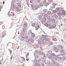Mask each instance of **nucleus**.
Listing matches in <instances>:
<instances>
[{
  "instance_id": "obj_40",
  "label": "nucleus",
  "mask_w": 66,
  "mask_h": 66,
  "mask_svg": "<svg viewBox=\"0 0 66 66\" xmlns=\"http://www.w3.org/2000/svg\"><path fill=\"white\" fill-rule=\"evenodd\" d=\"M53 44V43L52 42H50L49 44L50 45H52Z\"/></svg>"
},
{
  "instance_id": "obj_32",
  "label": "nucleus",
  "mask_w": 66,
  "mask_h": 66,
  "mask_svg": "<svg viewBox=\"0 0 66 66\" xmlns=\"http://www.w3.org/2000/svg\"><path fill=\"white\" fill-rule=\"evenodd\" d=\"M43 39H44V38L43 37H41L40 39V40L41 41H43Z\"/></svg>"
},
{
  "instance_id": "obj_58",
  "label": "nucleus",
  "mask_w": 66,
  "mask_h": 66,
  "mask_svg": "<svg viewBox=\"0 0 66 66\" xmlns=\"http://www.w3.org/2000/svg\"><path fill=\"white\" fill-rule=\"evenodd\" d=\"M50 10L51 11H52V8H51V9H50Z\"/></svg>"
},
{
  "instance_id": "obj_57",
  "label": "nucleus",
  "mask_w": 66,
  "mask_h": 66,
  "mask_svg": "<svg viewBox=\"0 0 66 66\" xmlns=\"http://www.w3.org/2000/svg\"><path fill=\"white\" fill-rule=\"evenodd\" d=\"M12 58H13V56H12L11 57V58H10L11 60H12Z\"/></svg>"
},
{
  "instance_id": "obj_18",
  "label": "nucleus",
  "mask_w": 66,
  "mask_h": 66,
  "mask_svg": "<svg viewBox=\"0 0 66 66\" xmlns=\"http://www.w3.org/2000/svg\"><path fill=\"white\" fill-rule=\"evenodd\" d=\"M53 12L54 13H57V11L56 10H54L53 11Z\"/></svg>"
},
{
  "instance_id": "obj_28",
  "label": "nucleus",
  "mask_w": 66,
  "mask_h": 66,
  "mask_svg": "<svg viewBox=\"0 0 66 66\" xmlns=\"http://www.w3.org/2000/svg\"><path fill=\"white\" fill-rule=\"evenodd\" d=\"M32 36L33 37H35V34L34 33H32Z\"/></svg>"
},
{
  "instance_id": "obj_56",
  "label": "nucleus",
  "mask_w": 66,
  "mask_h": 66,
  "mask_svg": "<svg viewBox=\"0 0 66 66\" xmlns=\"http://www.w3.org/2000/svg\"><path fill=\"white\" fill-rule=\"evenodd\" d=\"M35 52H36L37 53H38V50H37L36 51H35Z\"/></svg>"
},
{
  "instance_id": "obj_15",
  "label": "nucleus",
  "mask_w": 66,
  "mask_h": 66,
  "mask_svg": "<svg viewBox=\"0 0 66 66\" xmlns=\"http://www.w3.org/2000/svg\"><path fill=\"white\" fill-rule=\"evenodd\" d=\"M61 41L62 42V43H63L64 44H66V42L64 40H62V39H61Z\"/></svg>"
},
{
  "instance_id": "obj_52",
  "label": "nucleus",
  "mask_w": 66,
  "mask_h": 66,
  "mask_svg": "<svg viewBox=\"0 0 66 66\" xmlns=\"http://www.w3.org/2000/svg\"><path fill=\"white\" fill-rule=\"evenodd\" d=\"M16 10H19V8H18V7H16Z\"/></svg>"
},
{
  "instance_id": "obj_59",
  "label": "nucleus",
  "mask_w": 66,
  "mask_h": 66,
  "mask_svg": "<svg viewBox=\"0 0 66 66\" xmlns=\"http://www.w3.org/2000/svg\"><path fill=\"white\" fill-rule=\"evenodd\" d=\"M39 54H42V52H41V51L39 52Z\"/></svg>"
},
{
  "instance_id": "obj_39",
  "label": "nucleus",
  "mask_w": 66,
  "mask_h": 66,
  "mask_svg": "<svg viewBox=\"0 0 66 66\" xmlns=\"http://www.w3.org/2000/svg\"><path fill=\"white\" fill-rule=\"evenodd\" d=\"M41 66V65L39 64V65H38V64H35V66Z\"/></svg>"
},
{
  "instance_id": "obj_6",
  "label": "nucleus",
  "mask_w": 66,
  "mask_h": 66,
  "mask_svg": "<svg viewBox=\"0 0 66 66\" xmlns=\"http://www.w3.org/2000/svg\"><path fill=\"white\" fill-rule=\"evenodd\" d=\"M63 47L62 46H60L58 47V49L59 50H61V49H63Z\"/></svg>"
},
{
  "instance_id": "obj_23",
  "label": "nucleus",
  "mask_w": 66,
  "mask_h": 66,
  "mask_svg": "<svg viewBox=\"0 0 66 66\" xmlns=\"http://www.w3.org/2000/svg\"><path fill=\"white\" fill-rule=\"evenodd\" d=\"M10 10H11L12 11H13L14 10V9L13 8V7H11Z\"/></svg>"
},
{
  "instance_id": "obj_47",
  "label": "nucleus",
  "mask_w": 66,
  "mask_h": 66,
  "mask_svg": "<svg viewBox=\"0 0 66 66\" xmlns=\"http://www.w3.org/2000/svg\"><path fill=\"white\" fill-rule=\"evenodd\" d=\"M62 57H60L59 58V60H62Z\"/></svg>"
},
{
  "instance_id": "obj_54",
  "label": "nucleus",
  "mask_w": 66,
  "mask_h": 66,
  "mask_svg": "<svg viewBox=\"0 0 66 66\" xmlns=\"http://www.w3.org/2000/svg\"><path fill=\"white\" fill-rule=\"evenodd\" d=\"M64 52V50H62L60 52Z\"/></svg>"
},
{
  "instance_id": "obj_60",
  "label": "nucleus",
  "mask_w": 66,
  "mask_h": 66,
  "mask_svg": "<svg viewBox=\"0 0 66 66\" xmlns=\"http://www.w3.org/2000/svg\"><path fill=\"white\" fill-rule=\"evenodd\" d=\"M30 2L31 3H32V2H33L31 0H30Z\"/></svg>"
},
{
  "instance_id": "obj_42",
  "label": "nucleus",
  "mask_w": 66,
  "mask_h": 66,
  "mask_svg": "<svg viewBox=\"0 0 66 66\" xmlns=\"http://www.w3.org/2000/svg\"><path fill=\"white\" fill-rule=\"evenodd\" d=\"M50 16H48L47 17V19H50Z\"/></svg>"
},
{
  "instance_id": "obj_31",
  "label": "nucleus",
  "mask_w": 66,
  "mask_h": 66,
  "mask_svg": "<svg viewBox=\"0 0 66 66\" xmlns=\"http://www.w3.org/2000/svg\"><path fill=\"white\" fill-rule=\"evenodd\" d=\"M17 4H18V6H20V7H21V5H20V3H18Z\"/></svg>"
},
{
  "instance_id": "obj_29",
  "label": "nucleus",
  "mask_w": 66,
  "mask_h": 66,
  "mask_svg": "<svg viewBox=\"0 0 66 66\" xmlns=\"http://www.w3.org/2000/svg\"><path fill=\"white\" fill-rule=\"evenodd\" d=\"M50 4L49 3L47 2L45 4V5L47 6V5H48Z\"/></svg>"
},
{
  "instance_id": "obj_20",
  "label": "nucleus",
  "mask_w": 66,
  "mask_h": 66,
  "mask_svg": "<svg viewBox=\"0 0 66 66\" xmlns=\"http://www.w3.org/2000/svg\"><path fill=\"white\" fill-rule=\"evenodd\" d=\"M58 19L59 20H61L62 19V17H61V16H59L58 18Z\"/></svg>"
},
{
  "instance_id": "obj_38",
  "label": "nucleus",
  "mask_w": 66,
  "mask_h": 66,
  "mask_svg": "<svg viewBox=\"0 0 66 66\" xmlns=\"http://www.w3.org/2000/svg\"><path fill=\"white\" fill-rule=\"evenodd\" d=\"M65 56H63V58L62 59L63 60H65Z\"/></svg>"
},
{
  "instance_id": "obj_7",
  "label": "nucleus",
  "mask_w": 66,
  "mask_h": 66,
  "mask_svg": "<svg viewBox=\"0 0 66 66\" xmlns=\"http://www.w3.org/2000/svg\"><path fill=\"white\" fill-rule=\"evenodd\" d=\"M61 54H59L58 55H56L55 57V59H57V58L58 57V56H61Z\"/></svg>"
},
{
  "instance_id": "obj_48",
  "label": "nucleus",
  "mask_w": 66,
  "mask_h": 66,
  "mask_svg": "<svg viewBox=\"0 0 66 66\" xmlns=\"http://www.w3.org/2000/svg\"><path fill=\"white\" fill-rule=\"evenodd\" d=\"M38 1V3H39L40 2V0H36Z\"/></svg>"
},
{
  "instance_id": "obj_33",
  "label": "nucleus",
  "mask_w": 66,
  "mask_h": 66,
  "mask_svg": "<svg viewBox=\"0 0 66 66\" xmlns=\"http://www.w3.org/2000/svg\"><path fill=\"white\" fill-rule=\"evenodd\" d=\"M52 21V19H50V20H48V22H51Z\"/></svg>"
},
{
  "instance_id": "obj_19",
  "label": "nucleus",
  "mask_w": 66,
  "mask_h": 66,
  "mask_svg": "<svg viewBox=\"0 0 66 66\" xmlns=\"http://www.w3.org/2000/svg\"><path fill=\"white\" fill-rule=\"evenodd\" d=\"M53 28L54 29V28H55V27H56V25L55 24H53Z\"/></svg>"
},
{
  "instance_id": "obj_17",
  "label": "nucleus",
  "mask_w": 66,
  "mask_h": 66,
  "mask_svg": "<svg viewBox=\"0 0 66 66\" xmlns=\"http://www.w3.org/2000/svg\"><path fill=\"white\" fill-rule=\"evenodd\" d=\"M48 16V14H47L46 13L45 14H44V16H43L44 17H47Z\"/></svg>"
},
{
  "instance_id": "obj_41",
  "label": "nucleus",
  "mask_w": 66,
  "mask_h": 66,
  "mask_svg": "<svg viewBox=\"0 0 66 66\" xmlns=\"http://www.w3.org/2000/svg\"><path fill=\"white\" fill-rule=\"evenodd\" d=\"M51 55H52V56H55V54H54L53 53Z\"/></svg>"
},
{
  "instance_id": "obj_3",
  "label": "nucleus",
  "mask_w": 66,
  "mask_h": 66,
  "mask_svg": "<svg viewBox=\"0 0 66 66\" xmlns=\"http://www.w3.org/2000/svg\"><path fill=\"white\" fill-rule=\"evenodd\" d=\"M59 16H63V14L62 13V12H61V11H60L59 12L57 13Z\"/></svg>"
},
{
  "instance_id": "obj_53",
  "label": "nucleus",
  "mask_w": 66,
  "mask_h": 66,
  "mask_svg": "<svg viewBox=\"0 0 66 66\" xmlns=\"http://www.w3.org/2000/svg\"><path fill=\"white\" fill-rule=\"evenodd\" d=\"M29 54V53H28L27 54V57H28V55Z\"/></svg>"
},
{
  "instance_id": "obj_46",
  "label": "nucleus",
  "mask_w": 66,
  "mask_h": 66,
  "mask_svg": "<svg viewBox=\"0 0 66 66\" xmlns=\"http://www.w3.org/2000/svg\"><path fill=\"white\" fill-rule=\"evenodd\" d=\"M14 5V4L13 3H12L11 4V6H13Z\"/></svg>"
},
{
  "instance_id": "obj_34",
  "label": "nucleus",
  "mask_w": 66,
  "mask_h": 66,
  "mask_svg": "<svg viewBox=\"0 0 66 66\" xmlns=\"http://www.w3.org/2000/svg\"><path fill=\"white\" fill-rule=\"evenodd\" d=\"M2 6H0V11H1V9H2Z\"/></svg>"
},
{
  "instance_id": "obj_21",
  "label": "nucleus",
  "mask_w": 66,
  "mask_h": 66,
  "mask_svg": "<svg viewBox=\"0 0 66 66\" xmlns=\"http://www.w3.org/2000/svg\"><path fill=\"white\" fill-rule=\"evenodd\" d=\"M43 12L45 13H46L47 12V10L46 9H44L43 10Z\"/></svg>"
},
{
  "instance_id": "obj_49",
  "label": "nucleus",
  "mask_w": 66,
  "mask_h": 66,
  "mask_svg": "<svg viewBox=\"0 0 66 66\" xmlns=\"http://www.w3.org/2000/svg\"><path fill=\"white\" fill-rule=\"evenodd\" d=\"M28 37V36H26L25 37V39H27Z\"/></svg>"
},
{
  "instance_id": "obj_2",
  "label": "nucleus",
  "mask_w": 66,
  "mask_h": 66,
  "mask_svg": "<svg viewBox=\"0 0 66 66\" xmlns=\"http://www.w3.org/2000/svg\"><path fill=\"white\" fill-rule=\"evenodd\" d=\"M56 10L57 11V13L60 11H62V8H61L57 7L56 9Z\"/></svg>"
},
{
  "instance_id": "obj_25",
  "label": "nucleus",
  "mask_w": 66,
  "mask_h": 66,
  "mask_svg": "<svg viewBox=\"0 0 66 66\" xmlns=\"http://www.w3.org/2000/svg\"><path fill=\"white\" fill-rule=\"evenodd\" d=\"M45 39H46V40H47V41H49V40H50V39L48 38H45Z\"/></svg>"
},
{
  "instance_id": "obj_55",
  "label": "nucleus",
  "mask_w": 66,
  "mask_h": 66,
  "mask_svg": "<svg viewBox=\"0 0 66 66\" xmlns=\"http://www.w3.org/2000/svg\"><path fill=\"white\" fill-rule=\"evenodd\" d=\"M59 50H56L55 51V52H59Z\"/></svg>"
},
{
  "instance_id": "obj_62",
  "label": "nucleus",
  "mask_w": 66,
  "mask_h": 66,
  "mask_svg": "<svg viewBox=\"0 0 66 66\" xmlns=\"http://www.w3.org/2000/svg\"><path fill=\"white\" fill-rule=\"evenodd\" d=\"M30 32H31V33H32V32H31V30H30Z\"/></svg>"
},
{
  "instance_id": "obj_4",
  "label": "nucleus",
  "mask_w": 66,
  "mask_h": 66,
  "mask_svg": "<svg viewBox=\"0 0 66 66\" xmlns=\"http://www.w3.org/2000/svg\"><path fill=\"white\" fill-rule=\"evenodd\" d=\"M62 13L63 15V16H62V17H65L64 14L65 13V11L64 10H62Z\"/></svg>"
},
{
  "instance_id": "obj_37",
  "label": "nucleus",
  "mask_w": 66,
  "mask_h": 66,
  "mask_svg": "<svg viewBox=\"0 0 66 66\" xmlns=\"http://www.w3.org/2000/svg\"><path fill=\"white\" fill-rule=\"evenodd\" d=\"M40 5L41 6H43V4L42 3H41L40 4Z\"/></svg>"
},
{
  "instance_id": "obj_63",
  "label": "nucleus",
  "mask_w": 66,
  "mask_h": 66,
  "mask_svg": "<svg viewBox=\"0 0 66 66\" xmlns=\"http://www.w3.org/2000/svg\"><path fill=\"white\" fill-rule=\"evenodd\" d=\"M1 62H0V65H1Z\"/></svg>"
},
{
  "instance_id": "obj_10",
  "label": "nucleus",
  "mask_w": 66,
  "mask_h": 66,
  "mask_svg": "<svg viewBox=\"0 0 66 66\" xmlns=\"http://www.w3.org/2000/svg\"><path fill=\"white\" fill-rule=\"evenodd\" d=\"M27 23H24V28H26V27H27Z\"/></svg>"
},
{
  "instance_id": "obj_14",
  "label": "nucleus",
  "mask_w": 66,
  "mask_h": 66,
  "mask_svg": "<svg viewBox=\"0 0 66 66\" xmlns=\"http://www.w3.org/2000/svg\"><path fill=\"white\" fill-rule=\"evenodd\" d=\"M20 34L21 35H22V36H24V33L22 32L21 31L20 32Z\"/></svg>"
},
{
  "instance_id": "obj_22",
  "label": "nucleus",
  "mask_w": 66,
  "mask_h": 66,
  "mask_svg": "<svg viewBox=\"0 0 66 66\" xmlns=\"http://www.w3.org/2000/svg\"><path fill=\"white\" fill-rule=\"evenodd\" d=\"M43 20L44 22H45V21H46V19L45 18H43Z\"/></svg>"
},
{
  "instance_id": "obj_9",
  "label": "nucleus",
  "mask_w": 66,
  "mask_h": 66,
  "mask_svg": "<svg viewBox=\"0 0 66 66\" xmlns=\"http://www.w3.org/2000/svg\"><path fill=\"white\" fill-rule=\"evenodd\" d=\"M53 5L52 6L53 8V9H54L55 7V5H56V4L55 3H53Z\"/></svg>"
},
{
  "instance_id": "obj_5",
  "label": "nucleus",
  "mask_w": 66,
  "mask_h": 66,
  "mask_svg": "<svg viewBox=\"0 0 66 66\" xmlns=\"http://www.w3.org/2000/svg\"><path fill=\"white\" fill-rule=\"evenodd\" d=\"M45 14V13L43 12H40V15L42 16H44V15Z\"/></svg>"
},
{
  "instance_id": "obj_8",
  "label": "nucleus",
  "mask_w": 66,
  "mask_h": 66,
  "mask_svg": "<svg viewBox=\"0 0 66 66\" xmlns=\"http://www.w3.org/2000/svg\"><path fill=\"white\" fill-rule=\"evenodd\" d=\"M47 57L48 59H52V56H49V54H47Z\"/></svg>"
},
{
  "instance_id": "obj_24",
  "label": "nucleus",
  "mask_w": 66,
  "mask_h": 66,
  "mask_svg": "<svg viewBox=\"0 0 66 66\" xmlns=\"http://www.w3.org/2000/svg\"><path fill=\"white\" fill-rule=\"evenodd\" d=\"M51 13L50 11H49L48 12V15H50Z\"/></svg>"
},
{
  "instance_id": "obj_11",
  "label": "nucleus",
  "mask_w": 66,
  "mask_h": 66,
  "mask_svg": "<svg viewBox=\"0 0 66 66\" xmlns=\"http://www.w3.org/2000/svg\"><path fill=\"white\" fill-rule=\"evenodd\" d=\"M31 25L32 27H35L36 26V23H34L32 24Z\"/></svg>"
},
{
  "instance_id": "obj_16",
  "label": "nucleus",
  "mask_w": 66,
  "mask_h": 66,
  "mask_svg": "<svg viewBox=\"0 0 66 66\" xmlns=\"http://www.w3.org/2000/svg\"><path fill=\"white\" fill-rule=\"evenodd\" d=\"M52 22L53 23H55V19H52Z\"/></svg>"
},
{
  "instance_id": "obj_1",
  "label": "nucleus",
  "mask_w": 66,
  "mask_h": 66,
  "mask_svg": "<svg viewBox=\"0 0 66 66\" xmlns=\"http://www.w3.org/2000/svg\"><path fill=\"white\" fill-rule=\"evenodd\" d=\"M31 6L32 9L34 11L37 10L38 8H39L40 7V6H38L36 5H35L34 6V5L33 4H32Z\"/></svg>"
},
{
  "instance_id": "obj_44",
  "label": "nucleus",
  "mask_w": 66,
  "mask_h": 66,
  "mask_svg": "<svg viewBox=\"0 0 66 66\" xmlns=\"http://www.w3.org/2000/svg\"><path fill=\"white\" fill-rule=\"evenodd\" d=\"M43 3H44V4H45L46 3V1H43Z\"/></svg>"
},
{
  "instance_id": "obj_50",
  "label": "nucleus",
  "mask_w": 66,
  "mask_h": 66,
  "mask_svg": "<svg viewBox=\"0 0 66 66\" xmlns=\"http://www.w3.org/2000/svg\"><path fill=\"white\" fill-rule=\"evenodd\" d=\"M45 26H46L47 27H48V24L47 23L45 25Z\"/></svg>"
},
{
  "instance_id": "obj_27",
  "label": "nucleus",
  "mask_w": 66,
  "mask_h": 66,
  "mask_svg": "<svg viewBox=\"0 0 66 66\" xmlns=\"http://www.w3.org/2000/svg\"><path fill=\"white\" fill-rule=\"evenodd\" d=\"M52 52V51H49L48 52V53L49 54L51 53Z\"/></svg>"
},
{
  "instance_id": "obj_12",
  "label": "nucleus",
  "mask_w": 66,
  "mask_h": 66,
  "mask_svg": "<svg viewBox=\"0 0 66 66\" xmlns=\"http://www.w3.org/2000/svg\"><path fill=\"white\" fill-rule=\"evenodd\" d=\"M53 16L54 17V18H56V19H57L58 17L56 15V14H55L53 15Z\"/></svg>"
},
{
  "instance_id": "obj_51",
  "label": "nucleus",
  "mask_w": 66,
  "mask_h": 66,
  "mask_svg": "<svg viewBox=\"0 0 66 66\" xmlns=\"http://www.w3.org/2000/svg\"><path fill=\"white\" fill-rule=\"evenodd\" d=\"M36 48H39V45H37L36 46Z\"/></svg>"
},
{
  "instance_id": "obj_43",
  "label": "nucleus",
  "mask_w": 66,
  "mask_h": 66,
  "mask_svg": "<svg viewBox=\"0 0 66 66\" xmlns=\"http://www.w3.org/2000/svg\"><path fill=\"white\" fill-rule=\"evenodd\" d=\"M65 54V53L64 52H62V55H64Z\"/></svg>"
},
{
  "instance_id": "obj_13",
  "label": "nucleus",
  "mask_w": 66,
  "mask_h": 66,
  "mask_svg": "<svg viewBox=\"0 0 66 66\" xmlns=\"http://www.w3.org/2000/svg\"><path fill=\"white\" fill-rule=\"evenodd\" d=\"M8 16H10V17H11V16L13 17V14H12V15H11V14L10 15V11H9L8 12Z\"/></svg>"
},
{
  "instance_id": "obj_26",
  "label": "nucleus",
  "mask_w": 66,
  "mask_h": 66,
  "mask_svg": "<svg viewBox=\"0 0 66 66\" xmlns=\"http://www.w3.org/2000/svg\"><path fill=\"white\" fill-rule=\"evenodd\" d=\"M23 32H25L27 31V30H26L24 28L23 29Z\"/></svg>"
},
{
  "instance_id": "obj_61",
  "label": "nucleus",
  "mask_w": 66,
  "mask_h": 66,
  "mask_svg": "<svg viewBox=\"0 0 66 66\" xmlns=\"http://www.w3.org/2000/svg\"><path fill=\"white\" fill-rule=\"evenodd\" d=\"M5 3V2L4 1H3V4H4Z\"/></svg>"
},
{
  "instance_id": "obj_45",
  "label": "nucleus",
  "mask_w": 66,
  "mask_h": 66,
  "mask_svg": "<svg viewBox=\"0 0 66 66\" xmlns=\"http://www.w3.org/2000/svg\"><path fill=\"white\" fill-rule=\"evenodd\" d=\"M54 50H56V49H57V47H54Z\"/></svg>"
},
{
  "instance_id": "obj_30",
  "label": "nucleus",
  "mask_w": 66,
  "mask_h": 66,
  "mask_svg": "<svg viewBox=\"0 0 66 66\" xmlns=\"http://www.w3.org/2000/svg\"><path fill=\"white\" fill-rule=\"evenodd\" d=\"M8 50H9V51L10 52V54L11 55V53H12V50H10V49H8Z\"/></svg>"
},
{
  "instance_id": "obj_36",
  "label": "nucleus",
  "mask_w": 66,
  "mask_h": 66,
  "mask_svg": "<svg viewBox=\"0 0 66 66\" xmlns=\"http://www.w3.org/2000/svg\"><path fill=\"white\" fill-rule=\"evenodd\" d=\"M30 42H31V43H32V42H33V39L31 38L30 39Z\"/></svg>"
},
{
  "instance_id": "obj_64",
  "label": "nucleus",
  "mask_w": 66,
  "mask_h": 66,
  "mask_svg": "<svg viewBox=\"0 0 66 66\" xmlns=\"http://www.w3.org/2000/svg\"><path fill=\"white\" fill-rule=\"evenodd\" d=\"M27 61H28V60H29V59H27Z\"/></svg>"
},
{
  "instance_id": "obj_35",
  "label": "nucleus",
  "mask_w": 66,
  "mask_h": 66,
  "mask_svg": "<svg viewBox=\"0 0 66 66\" xmlns=\"http://www.w3.org/2000/svg\"><path fill=\"white\" fill-rule=\"evenodd\" d=\"M42 16H41L40 15V16H39V19H42Z\"/></svg>"
}]
</instances>
